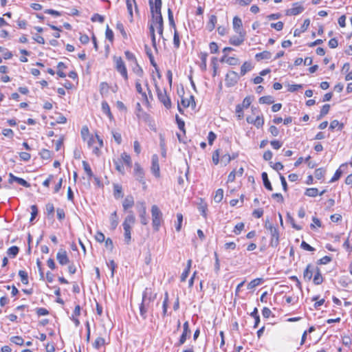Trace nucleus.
Masks as SVG:
<instances>
[{
	"label": "nucleus",
	"instance_id": "obj_1",
	"mask_svg": "<svg viewBox=\"0 0 352 352\" xmlns=\"http://www.w3.org/2000/svg\"><path fill=\"white\" fill-rule=\"evenodd\" d=\"M155 298L156 294H153L151 289L146 288L142 294V300L140 305V314L144 320L146 319L147 312L151 309V302Z\"/></svg>",
	"mask_w": 352,
	"mask_h": 352
},
{
	"label": "nucleus",
	"instance_id": "obj_2",
	"mask_svg": "<svg viewBox=\"0 0 352 352\" xmlns=\"http://www.w3.org/2000/svg\"><path fill=\"white\" fill-rule=\"evenodd\" d=\"M135 223V217L132 211L125 217L122 226L124 229V241L126 244H129L131 240V229Z\"/></svg>",
	"mask_w": 352,
	"mask_h": 352
},
{
	"label": "nucleus",
	"instance_id": "obj_3",
	"mask_svg": "<svg viewBox=\"0 0 352 352\" xmlns=\"http://www.w3.org/2000/svg\"><path fill=\"white\" fill-rule=\"evenodd\" d=\"M265 228L270 231L271 235L270 246L273 248L277 247L279 243V233L277 228L274 227L269 220L265 221Z\"/></svg>",
	"mask_w": 352,
	"mask_h": 352
},
{
	"label": "nucleus",
	"instance_id": "obj_4",
	"mask_svg": "<svg viewBox=\"0 0 352 352\" xmlns=\"http://www.w3.org/2000/svg\"><path fill=\"white\" fill-rule=\"evenodd\" d=\"M151 215L153 229L158 231L162 221V213L157 206H152Z\"/></svg>",
	"mask_w": 352,
	"mask_h": 352
},
{
	"label": "nucleus",
	"instance_id": "obj_5",
	"mask_svg": "<svg viewBox=\"0 0 352 352\" xmlns=\"http://www.w3.org/2000/svg\"><path fill=\"white\" fill-rule=\"evenodd\" d=\"M86 141L88 146L93 148V153L98 155L99 149L103 146L102 140L96 134L95 137L91 135Z\"/></svg>",
	"mask_w": 352,
	"mask_h": 352
},
{
	"label": "nucleus",
	"instance_id": "obj_6",
	"mask_svg": "<svg viewBox=\"0 0 352 352\" xmlns=\"http://www.w3.org/2000/svg\"><path fill=\"white\" fill-rule=\"evenodd\" d=\"M113 62L115 63V68L118 72L124 78L125 80H128V73L126 65L120 56H113Z\"/></svg>",
	"mask_w": 352,
	"mask_h": 352
},
{
	"label": "nucleus",
	"instance_id": "obj_7",
	"mask_svg": "<svg viewBox=\"0 0 352 352\" xmlns=\"http://www.w3.org/2000/svg\"><path fill=\"white\" fill-rule=\"evenodd\" d=\"M239 80V75L234 71L229 72L226 75L225 83L226 87H231L234 86Z\"/></svg>",
	"mask_w": 352,
	"mask_h": 352
},
{
	"label": "nucleus",
	"instance_id": "obj_8",
	"mask_svg": "<svg viewBox=\"0 0 352 352\" xmlns=\"http://www.w3.org/2000/svg\"><path fill=\"white\" fill-rule=\"evenodd\" d=\"M134 176L135 179L139 181L145 189L146 188V182L144 180V171L138 163H135L134 165Z\"/></svg>",
	"mask_w": 352,
	"mask_h": 352
},
{
	"label": "nucleus",
	"instance_id": "obj_9",
	"mask_svg": "<svg viewBox=\"0 0 352 352\" xmlns=\"http://www.w3.org/2000/svg\"><path fill=\"white\" fill-rule=\"evenodd\" d=\"M152 21H153V23L154 24V27L155 26L156 27L159 35L160 36V37H162L164 39V37H163L164 21H163L162 15H155L153 14V16H152Z\"/></svg>",
	"mask_w": 352,
	"mask_h": 352
},
{
	"label": "nucleus",
	"instance_id": "obj_10",
	"mask_svg": "<svg viewBox=\"0 0 352 352\" xmlns=\"http://www.w3.org/2000/svg\"><path fill=\"white\" fill-rule=\"evenodd\" d=\"M157 92L159 100L164 105L166 108L170 109L171 107V102L170 99L166 94V90H161L157 87Z\"/></svg>",
	"mask_w": 352,
	"mask_h": 352
},
{
	"label": "nucleus",
	"instance_id": "obj_11",
	"mask_svg": "<svg viewBox=\"0 0 352 352\" xmlns=\"http://www.w3.org/2000/svg\"><path fill=\"white\" fill-rule=\"evenodd\" d=\"M149 5L152 16H153V14L155 15H162V0H155V3L152 0H149Z\"/></svg>",
	"mask_w": 352,
	"mask_h": 352
},
{
	"label": "nucleus",
	"instance_id": "obj_12",
	"mask_svg": "<svg viewBox=\"0 0 352 352\" xmlns=\"http://www.w3.org/2000/svg\"><path fill=\"white\" fill-rule=\"evenodd\" d=\"M190 334V330L189 329V323L188 321L185 322L183 324V332L180 336L179 342L177 343L178 346H181L185 343L186 341L187 337Z\"/></svg>",
	"mask_w": 352,
	"mask_h": 352
},
{
	"label": "nucleus",
	"instance_id": "obj_13",
	"mask_svg": "<svg viewBox=\"0 0 352 352\" xmlns=\"http://www.w3.org/2000/svg\"><path fill=\"white\" fill-rule=\"evenodd\" d=\"M151 170L152 173L156 177H159L160 176L159 159H158V156L157 155H153L152 156V165H151Z\"/></svg>",
	"mask_w": 352,
	"mask_h": 352
},
{
	"label": "nucleus",
	"instance_id": "obj_14",
	"mask_svg": "<svg viewBox=\"0 0 352 352\" xmlns=\"http://www.w3.org/2000/svg\"><path fill=\"white\" fill-rule=\"evenodd\" d=\"M56 259L59 264L65 265L69 263V260L67 252L63 249H60L56 254Z\"/></svg>",
	"mask_w": 352,
	"mask_h": 352
},
{
	"label": "nucleus",
	"instance_id": "obj_15",
	"mask_svg": "<svg viewBox=\"0 0 352 352\" xmlns=\"http://www.w3.org/2000/svg\"><path fill=\"white\" fill-rule=\"evenodd\" d=\"M238 36H232L230 38V43L234 46H239L241 45L245 40V32H237Z\"/></svg>",
	"mask_w": 352,
	"mask_h": 352
},
{
	"label": "nucleus",
	"instance_id": "obj_16",
	"mask_svg": "<svg viewBox=\"0 0 352 352\" xmlns=\"http://www.w3.org/2000/svg\"><path fill=\"white\" fill-rule=\"evenodd\" d=\"M304 10L303 6L295 3L293 4V7L286 10V14L288 16H295L300 14Z\"/></svg>",
	"mask_w": 352,
	"mask_h": 352
},
{
	"label": "nucleus",
	"instance_id": "obj_17",
	"mask_svg": "<svg viewBox=\"0 0 352 352\" xmlns=\"http://www.w3.org/2000/svg\"><path fill=\"white\" fill-rule=\"evenodd\" d=\"M221 62H226L230 65H237L239 63V60L235 57H228L227 54H224L221 59Z\"/></svg>",
	"mask_w": 352,
	"mask_h": 352
},
{
	"label": "nucleus",
	"instance_id": "obj_18",
	"mask_svg": "<svg viewBox=\"0 0 352 352\" xmlns=\"http://www.w3.org/2000/svg\"><path fill=\"white\" fill-rule=\"evenodd\" d=\"M181 103L184 108H187L190 105L193 107H195V98L193 96H190L189 98H182Z\"/></svg>",
	"mask_w": 352,
	"mask_h": 352
},
{
	"label": "nucleus",
	"instance_id": "obj_19",
	"mask_svg": "<svg viewBox=\"0 0 352 352\" xmlns=\"http://www.w3.org/2000/svg\"><path fill=\"white\" fill-rule=\"evenodd\" d=\"M134 205V199L132 196H127L122 203V206L124 210H128Z\"/></svg>",
	"mask_w": 352,
	"mask_h": 352
},
{
	"label": "nucleus",
	"instance_id": "obj_20",
	"mask_svg": "<svg viewBox=\"0 0 352 352\" xmlns=\"http://www.w3.org/2000/svg\"><path fill=\"white\" fill-rule=\"evenodd\" d=\"M314 270L311 265H308L303 272V278L305 280L309 281L313 276Z\"/></svg>",
	"mask_w": 352,
	"mask_h": 352
},
{
	"label": "nucleus",
	"instance_id": "obj_21",
	"mask_svg": "<svg viewBox=\"0 0 352 352\" xmlns=\"http://www.w3.org/2000/svg\"><path fill=\"white\" fill-rule=\"evenodd\" d=\"M232 25L233 29L236 32H242L241 31V28L242 27V21L239 16H236L233 18Z\"/></svg>",
	"mask_w": 352,
	"mask_h": 352
},
{
	"label": "nucleus",
	"instance_id": "obj_22",
	"mask_svg": "<svg viewBox=\"0 0 352 352\" xmlns=\"http://www.w3.org/2000/svg\"><path fill=\"white\" fill-rule=\"evenodd\" d=\"M314 283L315 285H320L323 282V277L318 267L316 268L315 275L314 276Z\"/></svg>",
	"mask_w": 352,
	"mask_h": 352
},
{
	"label": "nucleus",
	"instance_id": "obj_23",
	"mask_svg": "<svg viewBox=\"0 0 352 352\" xmlns=\"http://www.w3.org/2000/svg\"><path fill=\"white\" fill-rule=\"evenodd\" d=\"M110 224L112 230H115L118 225V217L116 211H114L110 216Z\"/></svg>",
	"mask_w": 352,
	"mask_h": 352
},
{
	"label": "nucleus",
	"instance_id": "obj_24",
	"mask_svg": "<svg viewBox=\"0 0 352 352\" xmlns=\"http://www.w3.org/2000/svg\"><path fill=\"white\" fill-rule=\"evenodd\" d=\"M217 22V16L215 15H211L210 16L209 21L208 22L207 25H206L208 30L210 32L212 31L215 28V25H216Z\"/></svg>",
	"mask_w": 352,
	"mask_h": 352
},
{
	"label": "nucleus",
	"instance_id": "obj_25",
	"mask_svg": "<svg viewBox=\"0 0 352 352\" xmlns=\"http://www.w3.org/2000/svg\"><path fill=\"white\" fill-rule=\"evenodd\" d=\"M272 57L271 52L268 51H263L262 52L258 53L256 54L255 58L257 60H261L263 59H270Z\"/></svg>",
	"mask_w": 352,
	"mask_h": 352
},
{
	"label": "nucleus",
	"instance_id": "obj_26",
	"mask_svg": "<svg viewBox=\"0 0 352 352\" xmlns=\"http://www.w3.org/2000/svg\"><path fill=\"white\" fill-rule=\"evenodd\" d=\"M102 110L103 113H105L109 118V119L113 118V115L111 114V112L110 110V107H109V104L107 103V102H106V101L102 102Z\"/></svg>",
	"mask_w": 352,
	"mask_h": 352
},
{
	"label": "nucleus",
	"instance_id": "obj_27",
	"mask_svg": "<svg viewBox=\"0 0 352 352\" xmlns=\"http://www.w3.org/2000/svg\"><path fill=\"white\" fill-rule=\"evenodd\" d=\"M252 69V66L250 63L245 62L242 66L241 67L240 75L244 76L247 72L251 71Z\"/></svg>",
	"mask_w": 352,
	"mask_h": 352
},
{
	"label": "nucleus",
	"instance_id": "obj_28",
	"mask_svg": "<svg viewBox=\"0 0 352 352\" xmlns=\"http://www.w3.org/2000/svg\"><path fill=\"white\" fill-rule=\"evenodd\" d=\"M261 177H262V179H263V185L264 186L269 190H272V186L271 185V183L268 179V176H267V173L265 172H263L262 174H261Z\"/></svg>",
	"mask_w": 352,
	"mask_h": 352
},
{
	"label": "nucleus",
	"instance_id": "obj_29",
	"mask_svg": "<svg viewBox=\"0 0 352 352\" xmlns=\"http://www.w3.org/2000/svg\"><path fill=\"white\" fill-rule=\"evenodd\" d=\"M149 32L151 37V41H152V45L153 47H156V39H155V28L154 24L153 23V21H151V23L149 26Z\"/></svg>",
	"mask_w": 352,
	"mask_h": 352
},
{
	"label": "nucleus",
	"instance_id": "obj_30",
	"mask_svg": "<svg viewBox=\"0 0 352 352\" xmlns=\"http://www.w3.org/2000/svg\"><path fill=\"white\" fill-rule=\"evenodd\" d=\"M347 166V164L345 163V164H342L340 168L338 169L336 173H334V175L333 176V177L330 180V182H334L337 180H338L340 179V177H341V175H342V170H340L341 168H343L344 166Z\"/></svg>",
	"mask_w": 352,
	"mask_h": 352
},
{
	"label": "nucleus",
	"instance_id": "obj_31",
	"mask_svg": "<svg viewBox=\"0 0 352 352\" xmlns=\"http://www.w3.org/2000/svg\"><path fill=\"white\" fill-rule=\"evenodd\" d=\"M82 164L83 169L85 172L87 173L89 178H91L94 176V174L89 164L86 161H82Z\"/></svg>",
	"mask_w": 352,
	"mask_h": 352
},
{
	"label": "nucleus",
	"instance_id": "obj_32",
	"mask_svg": "<svg viewBox=\"0 0 352 352\" xmlns=\"http://www.w3.org/2000/svg\"><path fill=\"white\" fill-rule=\"evenodd\" d=\"M305 195L310 197H315L318 195V190L316 188H307L305 192Z\"/></svg>",
	"mask_w": 352,
	"mask_h": 352
},
{
	"label": "nucleus",
	"instance_id": "obj_33",
	"mask_svg": "<svg viewBox=\"0 0 352 352\" xmlns=\"http://www.w3.org/2000/svg\"><path fill=\"white\" fill-rule=\"evenodd\" d=\"M261 283L262 278H255L248 284L247 287L248 289H252L259 285Z\"/></svg>",
	"mask_w": 352,
	"mask_h": 352
},
{
	"label": "nucleus",
	"instance_id": "obj_34",
	"mask_svg": "<svg viewBox=\"0 0 352 352\" xmlns=\"http://www.w3.org/2000/svg\"><path fill=\"white\" fill-rule=\"evenodd\" d=\"M113 188H114V197L118 199V198H120V197H123L122 188L121 186H120L118 184H115L113 186Z\"/></svg>",
	"mask_w": 352,
	"mask_h": 352
},
{
	"label": "nucleus",
	"instance_id": "obj_35",
	"mask_svg": "<svg viewBox=\"0 0 352 352\" xmlns=\"http://www.w3.org/2000/svg\"><path fill=\"white\" fill-rule=\"evenodd\" d=\"M138 214H139L141 223L144 226L147 225L148 223V218L146 216V211H140L138 212Z\"/></svg>",
	"mask_w": 352,
	"mask_h": 352
},
{
	"label": "nucleus",
	"instance_id": "obj_36",
	"mask_svg": "<svg viewBox=\"0 0 352 352\" xmlns=\"http://www.w3.org/2000/svg\"><path fill=\"white\" fill-rule=\"evenodd\" d=\"M19 276H20L21 280L23 284H24V285H28V283H29V281H28V273L25 271L20 270L19 272Z\"/></svg>",
	"mask_w": 352,
	"mask_h": 352
},
{
	"label": "nucleus",
	"instance_id": "obj_37",
	"mask_svg": "<svg viewBox=\"0 0 352 352\" xmlns=\"http://www.w3.org/2000/svg\"><path fill=\"white\" fill-rule=\"evenodd\" d=\"M19 248L17 246H12L10 248H8L7 251V254L12 257L14 258L19 253Z\"/></svg>",
	"mask_w": 352,
	"mask_h": 352
},
{
	"label": "nucleus",
	"instance_id": "obj_38",
	"mask_svg": "<svg viewBox=\"0 0 352 352\" xmlns=\"http://www.w3.org/2000/svg\"><path fill=\"white\" fill-rule=\"evenodd\" d=\"M223 197V190L221 188L218 189L214 195V200L217 203H219L222 201Z\"/></svg>",
	"mask_w": 352,
	"mask_h": 352
},
{
	"label": "nucleus",
	"instance_id": "obj_39",
	"mask_svg": "<svg viewBox=\"0 0 352 352\" xmlns=\"http://www.w3.org/2000/svg\"><path fill=\"white\" fill-rule=\"evenodd\" d=\"M105 344V340L103 338L98 337L94 341L93 346L95 349H98L100 346Z\"/></svg>",
	"mask_w": 352,
	"mask_h": 352
},
{
	"label": "nucleus",
	"instance_id": "obj_40",
	"mask_svg": "<svg viewBox=\"0 0 352 352\" xmlns=\"http://www.w3.org/2000/svg\"><path fill=\"white\" fill-rule=\"evenodd\" d=\"M109 89V85L105 82H102L100 84V93L101 95H104L108 93Z\"/></svg>",
	"mask_w": 352,
	"mask_h": 352
},
{
	"label": "nucleus",
	"instance_id": "obj_41",
	"mask_svg": "<svg viewBox=\"0 0 352 352\" xmlns=\"http://www.w3.org/2000/svg\"><path fill=\"white\" fill-rule=\"evenodd\" d=\"M10 341L16 345L22 346L24 343V340L22 337L16 336L10 338Z\"/></svg>",
	"mask_w": 352,
	"mask_h": 352
},
{
	"label": "nucleus",
	"instance_id": "obj_42",
	"mask_svg": "<svg viewBox=\"0 0 352 352\" xmlns=\"http://www.w3.org/2000/svg\"><path fill=\"white\" fill-rule=\"evenodd\" d=\"M259 102L261 104H272L274 99L270 96H263L259 98Z\"/></svg>",
	"mask_w": 352,
	"mask_h": 352
},
{
	"label": "nucleus",
	"instance_id": "obj_43",
	"mask_svg": "<svg viewBox=\"0 0 352 352\" xmlns=\"http://www.w3.org/2000/svg\"><path fill=\"white\" fill-rule=\"evenodd\" d=\"M168 21L169 25L174 28V30L176 29L175 23L173 18V14L170 8L168 9Z\"/></svg>",
	"mask_w": 352,
	"mask_h": 352
},
{
	"label": "nucleus",
	"instance_id": "obj_44",
	"mask_svg": "<svg viewBox=\"0 0 352 352\" xmlns=\"http://www.w3.org/2000/svg\"><path fill=\"white\" fill-rule=\"evenodd\" d=\"M121 158L123 160V162L127 165L128 166H131V159L129 155H128L126 153H123L121 155Z\"/></svg>",
	"mask_w": 352,
	"mask_h": 352
},
{
	"label": "nucleus",
	"instance_id": "obj_45",
	"mask_svg": "<svg viewBox=\"0 0 352 352\" xmlns=\"http://www.w3.org/2000/svg\"><path fill=\"white\" fill-rule=\"evenodd\" d=\"M325 174V170L320 168L315 170L314 175L317 179H321L324 177Z\"/></svg>",
	"mask_w": 352,
	"mask_h": 352
},
{
	"label": "nucleus",
	"instance_id": "obj_46",
	"mask_svg": "<svg viewBox=\"0 0 352 352\" xmlns=\"http://www.w3.org/2000/svg\"><path fill=\"white\" fill-rule=\"evenodd\" d=\"M173 45L175 47L179 48L180 45L179 36L177 30H174Z\"/></svg>",
	"mask_w": 352,
	"mask_h": 352
},
{
	"label": "nucleus",
	"instance_id": "obj_47",
	"mask_svg": "<svg viewBox=\"0 0 352 352\" xmlns=\"http://www.w3.org/2000/svg\"><path fill=\"white\" fill-rule=\"evenodd\" d=\"M90 135L88 127L87 126H84L81 129V136L83 140H87Z\"/></svg>",
	"mask_w": 352,
	"mask_h": 352
},
{
	"label": "nucleus",
	"instance_id": "obj_48",
	"mask_svg": "<svg viewBox=\"0 0 352 352\" xmlns=\"http://www.w3.org/2000/svg\"><path fill=\"white\" fill-rule=\"evenodd\" d=\"M329 109H330V105L329 104H326L323 105L322 107V109L320 111V116H319L318 119L319 120L321 118H322L323 116H324L325 115H327L329 113Z\"/></svg>",
	"mask_w": 352,
	"mask_h": 352
},
{
	"label": "nucleus",
	"instance_id": "obj_49",
	"mask_svg": "<svg viewBox=\"0 0 352 352\" xmlns=\"http://www.w3.org/2000/svg\"><path fill=\"white\" fill-rule=\"evenodd\" d=\"M135 88H136V91L142 95V96L145 98L146 100L147 99V96L145 92H144L142 91V85L140 82L139 80H137L136 82H135Z\"/></svg>",
	"mask_w": 352,
	"mask_h": 352
},
{
	"label": "nucleus",
	"instance_id": "obj_50",
	"mask_svg": "<svg viewBox=\"0 0 352 352\" xmlns=\"http://www.w3.org/2000/svg\"><path fill=\"white\" fill-rule=\"evenodd\" d=\"M338 127L340 130L343 128V124L339 122L338 120H334L331 122L329 129L333 130Z\"/></svg>",
	"mask_w": 352,
	"mask_h": 352
},
{
	"label": "nucleus",
	"instance_id": "obj_51",
	"mask_svg": "<svg viewBox=\"0 0 352 352\" xmlns=\"http://www.w3.org/2000/svg\"><path fill=\"white\" fill-rule=\"evenodd\" d=\"M105 36H106V38L108 39L109 41L113 42V32L109 28L108 25H107V28H106Z\"/></svg>",
	"mask_w": 352,
	"mask_h": 352
},
{
	"label": "nucleus",
	"instance_id": "obj_52",
	"mask_svg": "<svg viewBox=\"0 0 352 352\" xmlns=\"http://www.w3.org/2000/svg\"><path fill=\"white\" fill-rule=\"evenodd\" d=\"M207 54L206 53H201V64L200 65L201 69L204 71L206 69V58H207Z\"/></svg>",
	"mask_w": 352,
	"mask_h": 352
},
{
	"label": "nucleus",
	"instance_id": "obj_53",
	"mask_svg": "<svg viewBox=\"0 0 352 352\" xmlns=\"http://www.w3.org/2000/svg\"><path fill=\"white\" fill-rule=\"evenodd\" d=\"M177 223L175 226V229L177 232L181 230L182 223L183 221V215L181 213L177 214Z\"/></svg>",
	"mask_w": 352,
	"mask_h": 352
},
{
	"label": "nucleus",
	"instance_id": "obj_54",
	"mask_svg": "<svg viewBox=\"0 0 352 352\" xmlns=\"http://www.w3.org/2000/svg\"><path fill=\"white\" fill-rule=\"evenodd\" d=\"M113 163L116 166V169L122 174H124V168L121 162L119 160H113Z\"/></svg>",
	"mask_w": 352,
	"mask_h": 352
},
{
	"label": "nucleus",
	"instance_id": "obj_55",
	"mask_svg": "<svg viewBox=\"0 0 352 352\" xmlns=\"http://www.w3.org/2000/svg\"><path fill=\"white\" fill-rule=\"evenodd\" d=\"M135 66L133 68V72L140 77L143 75V70L141 67L138 64V62L135 63Z\"/></svg>",
	"mask_w": 352,
	"mask_h": 352
},
{
	"label": "nucleus",
	"instance_id": "obj_56",
	"mask_svg": "<svg viewBox=\"0 0 352 352\" xmlns=\"http://www.w3.org/2000/svg\"><path fill=\"white\" fill-rule=\"evenodd\" d=\"M124 54L127 60L132 61L134 63H136L138 62L135 55L131 52L126 51Z\"/></svg>",
	"mask_w": 352,
	"mask_h": 352
},
{
	"label": "nucleus",
	"instance_id": "obj_57",
	"mask_svg": "<svg viewBox=\"0 0 352 352\" xmlns=\"http://www.w3.org/2000/svg\"><path fill=\"white\" fill-rule=\"evenodd\" d=\"M136 208H137L138 212L140 211H146V204L143 201H138L136 204Z\"/></svg>",
	"mask_w": 352,
	"mask_h": 352
},
{
	"label": "nucleus",
	"instance_id": "obj_58",
	"mask_svg": "<svg viewBox=\"0 0 352 352\" xmlns=\"http://www.w3.org/2000/svg\"><path fill=\"white\" fill-rule=\"evenodd\" d=\"M107 265L108 267L111 271V276L113 277V276H114V271H115V270L116 268V263L114 262V261L111 260L109 263H107Z\"/></svg>",
	"mask_w": 352,
	"mask_h": 352
},
{
	"label": "nucleus",
	"instance_id": "obj_59",
	"mask_svg": "<svg viewBox=\"0 0 352 352\" xmlns=\"http://www.w3.org/2000/svg\"><path fill=\"white\" fill-rule=\"evenodd\" d=\"M283 23L282 21H278L277 23H271L270 26L272 28H274L275 30H276L277 31H280L283 30Z\"/></svg>",
	"mask_w": 352,
	"mask_h": 352
},
{
	"label": "nucleus",
	"instance_id": "obj_60",
	"mask_svg": "<svg viewBox=\"0 0 352 352\" xmlns=\"http://www.w3.org/2000/svg\"><path fill=\"white\" fill-rule=\"evenodd\" d=\"M236 113L239 120L242 119L243 118V107L241 104H238L236 107Z\"/></svg>",
	"mask_w": 352,
	"mask_h": 352
},
{
	"label": "nucleus",
	"instance_id": "obj_61",
	"mask_svg": "<svg viewBox=\"0 0 352 352\" xmlns=\"http://www.w3.org/2000/svg\"><path fill=\"white\" fill-rule=\"evenodd\" d=\"M31 210H32L31 218H30V221L32 222V221H34V219L36 218V215L38 214V209H37L36 206L32 205L31 206Z\"/></svg>",
	"mask_w": 352,
	"mask_h": 352
},
{
	"label": "nucleus",
	"instance_id": "obj_62",
	"mask_svg": "<svg viewBox=\"0 0 352 352\" xmlns=\"http://www.w3.org/2000/svg\"><path fill=\"white\" fill-rule=\"evenodd\" d=\"M244 223H237L235 227H234V232L236 234H239L241 233V232L243 230L244 228Z\"/></svg>",
	"mask_w": 352,
	"mask_h": 352
},
{
	"label": "nucleus",
	"instance_id": "obj_63",
	"mask_svg": "<svg viewBox=\"0 0 352 352\" xmlns=\"http://www.w3.org/2000/svg\"><path fill=\"white\" fill-rule=\"evenodd\" d=\"M91 21L95 22V21H98L100 22V23H102L104 21V18L103 16L99 14H95L93 15V16L91 17Z\"/></svg>",
	"mask_w": 352,
	"mask_h": 352
},
{
	"label": "nucleus",
	"instance_id": "obj_64",
	"mask_svg": "<svg viewBox=\"0 0 352 352\" xmlns=\"http://www.w3.org/2000/svg\"><path fill=\"white\" fill-rule=\"evenodd\" d=\"M116 28L120 31V32L122 34L123 37L126 38L127 34H126V32L124 30V25H123V24L122 23L118 22L116 24Z\"/></svg>",
	"mask_w": 352,
	"mask_h": 352
}]
</instances>
